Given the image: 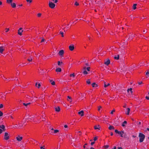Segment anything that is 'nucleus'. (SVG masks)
<instances>
[{
  "instance_id": "obj_1",
  "label": "nucleus",
  "mask_w": 149,
  "mask_h": 149,
  "mask_svg": "<svg viewBox=\"0 0 149 149\" xmlns=\"http://www.w3.org/2000/svg\"><path fill=\"white\" fill-rule=\"evenodd\" d=\"M139 141L140 142H142L145 138V136L143 134L140 133L139 134Z\"/></svg>"
},
{
  "instance_id": "obj_2",
  "label": "nucleus",
  "mask_w": 149,
  "mask_h": 149,
  "mask_svg": "<svg viewBox=\"0 0 149 149\" xmlns=\"http://www.w3.org/2000/svg\"><path fill=\"white\" fill-rule=\"evenodd\" d=\"M49 7L52 8H54L55 6V4L51 1L49 2Z\"/></svg>"
},
{
  "instance_id": "obj_3",
  "label": "nucleus",
  "mask_w": 149,
  "mask_h": 149,
  "mask_svg": "<svg viewBox=\"0 0 149 149\" xmlns=\"http://www.w3.org/2000/svg\"><path fill=\"white\" fill-rule=\"evenodd\" d=\"M9 138V135L7 132H5L4 134V139L6 140H8Z\"/></svg>"
},
{
  "instance_id": "obj_4",
  "label": "nucleus",
  "mask_w": 149,
  "mask_h": 149,
  "mask_svg": "<svg viewBox=\"0 0 149 149\" xmlns=\"http://www.w3.org/2000/svg\"><path fill=\"white\" fill-rule=\"evenodd\" d=\"M69 48L70 51H72L74 49V45L73 44L69 46Z\"/></svg>"
},
{
  "instance_id": "obj_5",
  "label": "nucleus",
  "mask_w": 149,
  "mask_h": 149,
  "mask_svg": "<svg viewBox=\"0 0 149 149\" xmlns=\"http://www.w3.org/2000/svg\"><path fill=\"white\" fill-rule=\"evenodd\" d=\"M64 54V52L63 50H60L59 51L58 54V55L59 56H63Z\"/></svg>"
},
{
  "instance_id": "obj_6",
  "label": "nucleus",
  "mask_w": 149,
  "mask_h": 149,
  "mask_svg": "<svg viewBox=\"0 0 149 149\" xmlns=\"http://www.w3.org/2000/svg\"><path fill=\"white\" fill-rule=\"evenodd\" d=\"M110 63V60L109 59H108L107 60H105L104 64L108 65Z\"/></svg>"
},
{
  "instance_id": "obj_7",
  "label": "nucleus",
  "mask_w": 149,
  "mask_h": 149,
  "mask_svg": "<svg viewBox=\"0 0 149 149\" xmlns=\"http://www.w3.org/2000/svg\"><path fill=\"white\" fill-rule=\"evenodd\" d=\"M22 137L20 136L19 135H18L16 137V139L18 141H21V140H22Z\"/></svg>"
},
{
  "instance_id": "obj_8",
  "label": "nucleus",
  "mask_w": 149,
  "mask_h": 149,
  "mask_svg": "<svg viewBox=\"0 0 149 149\" xmlns=\"http://www.w3.org/2000/svg\"><path fill=\"white\" fill-rule=\"evenodd\" d=\"M94 128L95 130L98 129V130H100V127L99 125H96L94 126Z\"/></svg>"
},
{
  "instance_id": "obj_9",
  "label": "nucleus",
  "mask_w": 149,
  "mask_h": 149,
  "mask_svg": "<svg viewBox=\"0 0 149 149\" xmlns=\"http://www.w3.org/2000/svg\"><path fill=\"white\" fill-rule=\"evenodd\" d=\"M4 47L3 46H1L0 47V53L2 54L3 52V51H4L5 49L4 48H3Z\"/></svg>"
},
{
  "instance_id": "obj_10",
  "label": "nucleus",
  "mask_w": 149,
  "mask_h": 149,
  "mask_svg": "<svg viewBox=\"0 0 149 149\" xmlns=\"http://www.w3.org/2000/svg\"><path fill=\"white\" fill-rule=\"evenodd\" d=\"M22 29V28H20L18 30V33L20 36H21L22 35V32H23V30H22L21 32L20 31Z\"/></svg>"
},
{
  "instance_id": "obj_11",
  "label": "nucleus",
  "mask_w": 149,
  "mask_h": 149,
  "mask_svg": "<svg viewBox=\"0 0 149 149\" xmlns=\"http://www.w3.org/2000/svg\"><path fill=\"white\" fill-rule=\"evenodd\" d=\"M60 108L59 107L55 108V111L57 112H59L60 111Z\"/></svg>"
},
{
  "instance_id": "obj_12",
  "label": "nucleus",
  "mask_w": 149,
  "mask_h": 149,
  "mask_svg": "<svg viewBox=\"0 0 149 149\" xmlns=\"http://www.w3.org/2000/svg\"><path fill=\"white\" fill-rule=\"evenodd\" d=\"M0 128L2 129L4 131L5 130V126L4 125H0Z\"/></svg>"
},
{
  "instance_id": "obj_13",
  "label": "nucleus",
  "mask_w": 149,
  "mask_h": 149,
  "mask_svg": "<svg viewBox=\"0 0 149 149\" xmlns=\"http://www.w3.org/2000/svg\"><path fill=\"white\" fill-rule=\"evenodd\" d=\"M84 112L83 111H81L80 112H78V114H81V116H84Z\"/></svg>"
},
{
  "instance_id": "obj_14",
  "label": "nucleus",
  "mask_w": 149,
  "mask_h": 149,
  "mask_svg": "<svg viewBox=\"0 0 149 149\" xmlns=\"http://www.w3.org/2000/svg\"><path fill=\"white\" fill-rule=\"evenodd\" d=\"M49 81L51 83V84L53 85H54L55 83L54 81H53L52 79L50 80Z\"/></svg>"
},
{
  "instance_id": "obj_15",
  "label": "nucleus",
  "mask_w": 149,
  "mask_h": 149,
  "mask_svg": "<svg viewBox=\"0 0 149 149\" xmlns=\"http://www.w3.org/2000/svg\"><path fill=\"white\" fill-rule=\"evenodd\" d=\"M11 5L13 8H15L16 7V4L14 3H11Z\"/></svg>"
},
{
  "instance_id": "obj_16",
  "label": "nucleus",
  "mask_w": 149,
  "mask_h": 149,
  "mask_svg": "<svg viewBox=\"0 0 149 149\" xmlns=\"http://www.w3.org/2000/svg\"><path fill=\"white\" fill-rule=\"evenodd\" d=\"M67 97H68V99H67L68 100V101H69L70 102H72L71 97H70L69 96H68Z\"/></svg>"
},
{
  "instance_id": "obj_17",
  "label": "nucleus",
  "mask_w": 149,
  "mask_h": 149,
  "mask_svg": "<svg viewBox=\"0 0 149 149\" xmlns=\"http://www.w3.org/2000/svg\"><path fill=\"white\" fill-rule=\"evenodd\" d=\"M109 130H111L112 129L114 130V127L113 126L110 125L109 127Z\"/></svg>"
},
{
  "instance_id": "obj_18",
  "label": "nucleus",
  "mask_w": 149,
  "mask_h": 149,
  "mask_svg": "<svg viewBox=\"0 0 149 149\" xmlns=\"http://www.w3.org/2000/svg\"><path fill=\"white\" fill-rule=\"evenodd\" d=\"M92 86L93 87H97V84H96L95 83H93L92 84Z\"/></svg>"
},
{
  "instance_id": "obj_19",
  "label": "nucleus",
  "mask_w": 149,
  "mask_h": 149,
  "mask_svg": "<svg viewBox=\"0 0 149 149\" xmlns=\"http://www.w3.org/2000/svg\"><path fill=\"white\" fill-rule=\"evenodd\" d=\"M27 60L29 62L31 61L32 60V57L30 56L29 58L27 59Z\"/></svg>"
},
{
  "instance_id": "obj_20",
  "label": "nucleus",
  "mask_w": 149,
  "mask_h": 149,
  "mask_svg": "<svg viewBox=\"0 0 149 149\" xmlns=\"http://www.w3.org/2000/svg\"><path fill=\"white\" fill-rule=\"evenodd\" d=\"M127 112L126 113V114L127 115H129L130 111V109L129 108H127Z\"/></svg>"
},
{
  "instance_id": "obj_21",
  "label": "nucleus",
  "mask_w": 149,
  "mask_h": 149,
  "mask_svg": "<svg viewBox=\"0 0 149 149\" xmlns=\"http://www.w3.org/2000/svg\"><path fill=\"white\" fill-rule=\"evenodd\" d=\"M148 30L147 29H144L143 31V33H146L147 32Z\"/></svg>"
},
{
  "instance_id": "obj_22",
  "label": "nucleus",
  "mask_w": 149,
  "mask_h": 149,
  "mask_svg": "<svg viewBox=\"0 0 149 149\" xmlns=\"http://www.w3.org/2000/svg\"><path fill=\"white\" fill-rule=\"evenodd\" d=\"M56 71L57 72H61V69L60 68H57L56 69Z\"/></svg>"
},
{
  "instance_id": "obj_23",
  "label": "nucleus",
  "mask_w": 149,
  "mask_h": 149,
  "mask_svg": "<svg viewBox=\"0 0 149 149\" xmlns=\"http://www.w3.org/2000/svg\"><path fill=\"white\" fill-rule=\"evenodd\" d=\"M137 5V4H134L132 7L133 9L134 10H135L136 8V6Z\"/></svg>"
},
{
  "instance_id": "obj_24",
  "label": "nucleus",
  "mask_w": 149,
  "mask_h": 149,
  "mask_svg": "<svg viewBox=\"0 0 149 149\" xmlns=\"http://www.w3.org/2000/svg\"><path fill=\"white\" fill-rule=\"evenodd\" d=\"M30 104H31V103H26V104L24 103L23 104L26 107H27Z\"/></svg>"
},
{
  "instance_id": "obj_25",
  "label": "nucleus",
  "mask_w": 149,
  "mask_h": 149,
  "mask_svg": "<svg viewBox=\"0 0 149 149\" xmlns=\"http://www.w3.org/2000/svg\"><path fill=\"white\" fill-rule=\"evenodd\" d=\"M127 123V122L126 121H124V122L122 124V126L123 127H125V125L124 124H126Z\"/></svg>"
},
{
  "instance_id": "obj_26",
  "label": "nucleus",
  "mask_w": 149,
  "mask_h": 149,
  "mask_svg": "<svg viewBox=\"0 0 149 149\" xmlns=\"http://www.w3.org/2000/svg\"><path fill=\"white\" fill-rule=\"evenodd\" d=\"M104 87L105 88H106L107 87V86H109L110 85V84L109 83H108L107 85L106 84V83L105 82H104Z\"/></svg>"
},
{
  "instance_id": "obj_27",
  "label": "nucleus",
  "mask_w": 149,
  "mask_h": 149,
  "mask_svg": "<svg viewBox=\"0 0 149 149\" xmlns=\"http://www.w3.org/2000/svg\"><path fill=\"white\" fill-rule=\"evenodd\" d=\"M12 1L13 0H7V2L8 3H11Z\"/></svg>"
},
{
  "instance_id": "obj_28",
  "label": "nucleus",
  "mask_w": 149,
  "mask_h": 149,
  "mask_svg": "<svg viewBox=\"0 0 149 149\" xmlns=\"http://www.w3.org/2000/svg\"><path fill=\"white\" fill-rule=\"evenodd\" d=\"M129 90H130V92L131 93H133V91H132V88H130L128 89L127 90V91L128 93L129 92Z\"/></svg>"
},
{
  "instance_id": "obj_29",
  "label": "nucleus",
  "mask_w": 149,
  "mask_h": 149,
  "mask_svg": "<svg viewBox=\"0 0 149 149\" xmlns=\"http://www.w3.org/2000/svg\"><path fill=\"white\" fill-rule=\"evenodd\" d=\"M98 107V111L99 112L100 110L102 108V107L101 106H100L98 107Z\"/></svg>"
},
{
  "instance_id": "obj_30",
  "label": "nucleus",
  "mask_w": 149,
  "mask_h": 149,
  "mask_svg": "<svg viewBox=\"0 0 149 149\" xmlns=\"http://www.w3.org/2000/svg\"><path fill=\"white\" fill-rule=\"evenodd\" d=\"M119 55H118L117 56H115L114 57V58L115 59L118 60L119 59Z\"/></svg>"
},
{
  "instance_id": "obj_31",
  "label": "nucleus",
  "mask_w": 149,
  "mask_h": 149,
  "mask_svg": "<svg viewBox=\"0 0 149 149\" xmlns=\"http://www.w3.org/2000/svg\"><path fill=\"white\" fill-rule=\"evenodd\" d=\"M41 15L42 14L40 13H38L37 15V17H40L41 16Z\"/></svg>"
},
{
  "instance_id": "obj_32",
  "label": "nucleus",
  "mask_w": 149,
  "mask_h": 149,
  "mask_svg": "<svg viewBox=\"0 0 149 149\" xmlns=\"http://www.w3.org/2000/svg\"><path fill=\"white\" fill-rule=\"evenodd\" d=\"M59 33L61 35V36L62 37H64L63 33V32H61V31H60L59 32Z\"/></svg>"
},
{
  "instance_id": "obj_33",
  "label": "nucleus",
  "mask_w": 149,
  "mask_h": 149,
  "mask_svg": "<svg viewBox=\"0 0 149 149\" xmlns=\"http://www.w3.org/2000/svg\"><path fill=\"white\" fill-rule=\"evenodd\" d=\"M58 132H59V130H54V133H58Z\"/></svg>"
},
{
  "instance_id": "obj_34",
  "label": "nucleus",
  "mask_w": 149,
  "mask_h": 149,
  "mask_svg": "<svg viewBox=\"0 0 149 149\" xmlns=\"http://www.w3.org/2000/svg\"><path fill=\"white\" fill-rule=\"evenodd\" d=\"M115 132L116 133L118 134H120V133L121 134V133L120 132L118 131L117 130H116L115 131Z\"/></svg>"
},
{
  "instance_id": "obj_35",
  "label": "nucleus",
  "mask_w": 149,
  "mask_h": 149,
  "mask_svg": "<svg viewBox=\"0 0 149 149\" xmlns=\"http://www.w3.org/2000/svg\"><path fill=\"white\" fill-rule=\"evenodd\" d=\"M86 83L88 84H90L91 83L89 79H88L86 81Z\"/></svg>"
},
{
  "instance_id": "obj_36",
  "label": "nucleus",
  "mask_w": 149,
  "mask_h": 149,
  "mask_svg": "<svg viewBox=\"0 0 149 149\" xmlns=\"http://www.w3.org/2000/svg\"><path fill=\"white\" fill-rule=\"evenodd\" d=\"M70 77H71L72 76L73 77H74L75 76V74H74V73H73L72 74H70Z\"/></svg>"
},
{
  "instance_id": "obj_37",
  "label": "nucleus",
  "mask_w": 149,
  "mask_h": 149,
  "mask_svg": "<svg viewBox=\"0 0 149 149\" xmlns=\"http://www.w3.org/2000/svg\"><path fill=\"white\" fill-rule=\"evenodd\" d=\"M97 139V136H95L93 140L94 141H96Z\"/></svg>"
},
{
  "instance_id": "obj_38",
  "label": "nucleus",
  "mask_w": 149,
  "mask_h": 149,
  "mask_svg": "<svg viewBox=\"0 0 149 149\" xmlns=\"http://www.w3.org/2000/svg\"><path fill=\"white\" fill-rule=\"evenodd\" d=\"M104 147L105 148H107L109 147V145H106L104 146Z\"/></svg>"
},
{
  "instance_id": "obj_39",
  "label": "nucleus",
  "mask_w": 149,
  "mask_h": 149,
  "mask_svg": "<svg viewBox=\"0 0 149 149\" xmlns=\"http://www.w3.org/2000/svg\"><path fill=\"white\" fill-rule=\"evenodd\" d=\"M115 111V110L114 109L113 110L111 111V114H113V112H114Z\"/></svg>"
},
{
  "instance_id": "obj_40",
  "label": "nucleus",
  "mask_w": 149,
  "mask_h": 149,
  "mask_svg": "<svg viewBox=\"0 0 149 149\" xmlns=\"http://www.w3.org/2000/svg\"><path fill=\"white\" fill-rule=\"evenodd\" d=\"M74 5L76 6H78L79 5V3H78L77 2H76L74 3Z\"/></svg>"
},
{
  "instance_id": "obj_41",
  "label": "nucleus",
  "mask_w": 149,
  "mask_h": 149,
  "mask_svg": "<svg viewBox=\"0 0 149 149\" xmlns=\"http://www.w3.org/2000/svg\"><path fill=\"white\" fill-rule=\"evenodd\" d=\"M83 73L84 74H87L88 72L86 70H84L83 72Z\"/></svg>"
},
{
  "instance_id": "obj_42",
  "label": "nucleus",
  "mask_w": 149,
  "mask_h": 149,
  "mask_svg": "<svg viewBox=\"0 0 149 149\" xmlns=\"http://www.w3.org/2000/svg\"><path fill=\"white\" fill-rule=\"evenodd\" d=\"M119 134L120 135V136L121 137H125V136H124V135H123V134L122 133H121V134Z\"/></svg>"
},
{
  "instance_id": "obj_43",
  "label": "nucleus",
  "mask_w": 149,
  "mask_h": 149,
  "mask_svg": "<svg viewBox=\"0 0 149 149\" xmlns=\"http://www.w3.org/2000/svg\"><path fill=\"white\" fill-rule=\"evenodd\" d=\"M3 114V113L1 111H0V116H2Z\"/></svg>"
},
{
  "instance_id": "obj_44",
  "label": "nucleus",
  "mask_w": 149,
  "mask_h": 149,
  "mask_svg": "<svg viewBox=\"0 0 149 149\" xmlns=\"http://www.w3.org/2000/svg\"><path fill=\"white\" fill-rule=\"evenodd\" d=\"M142 82L141 81H139L138 82V84L139 85H141V84H142Z\"/></svg>"
},
{
  "instance_id": "obj_45",
  "label": "nucleus",
  "mask_w": 149,
  "mask_h": 149,
  "mask_svg": "<svg viewBox=\"0 0 149 149\" xmlns=\"http://www.w3.org/2000/svg\"><path fill=\"white\" fill-rule=\"evenodd\" d=\"M90 68V67H88L86 69L88 71H89Z\"/></svg>"
},
{
  "instance_id": "obj_46",
  "label": "nucleus",
  "mask_w": 149,
  "mask_h": 149,
  "mask_svg": "<svg viewBox=\"0 0 149 149\" xmlns=\"http://www.w3.org/2000/svg\"><path fill=\"white\" fill-rule=\"evenodd\" d=\"M55 3H56L58 2V0H52Z\"/></svg>"
},
{
  "instance_id": "obj_47",
  "label": "nucleus",
  "mask_w": 149,
  "mask_h": 149,
  "mask_svg": "<svg viewBox=\"0 0 149 149\" xmlns=\"http://www.w3.org/2000/svg\"><path fill=\"white\" fill-rule=\"evenodd\" d=\"M26 1L28 2H29L30 3L32 2V0H26Z\"/></svg>"
},
{
  "instance_id": "obj_48",
  "label": "nucleus",
  "mask_w": 149,
  "mask_h": 149,
  "mask_svg": "<svg viewBox=\"0 0 149 149\" xmlns=\"http://www.w3.org/2000/svg\"><path fill=\"white\" fill-rule=\"evenodd\" d=\"M146 74L149 76V71H148L146 73Z\"/></svg>"
},
{
  "instance_id": "obj_49",
  "label": "nucleus",
  "mask_w": 149,
  "mask_h": 149,
  "mask_svg": "<svg viewBox=\"0 0 149 149\" xmlns=\"http://www.w3.org/2000/svg\"><path fill=\"white\" fill-rule=\"evenodd\" d=\"M3 107V105L2 104H1L0 105V108H1Z\"/></svg>"
},
{
  "instance_id": "obj_50",
  "label": "nucleus",
  "mask_w": 149,
  "mask_h": 149,
  "mask_svg": "<svg viewBox=\"0 0 149 149\" xmlns=\"http://www.w3.org/2000/svg\"><path fill=\"white\" fill-rule=\"evenodd\" d=\"M58 65H61V62L60 61H58Z\"/></svg>"
},
{
  "instance_id": "obj_51",
  "label": "nucleus",
  "mask_w": 149,
  "mask_h": 149,
  "mask_svg": "<svg viewBox=\"0 0 149 149\" xmlns=\"http://www.w3.org/2000/svg\"><path fill=\"white\" fill-rule=\"evenodd\" d=\"M43 147H45V146H41L40 147V148L41 149H45V148H44Z\"/></svg>"
},
{
  "instance_id": "obj_52",
  "label": "nucleus",
  "mask_w": 149,
  "mask_h": 149,
  "mask_svg": "<svg viewBox=\"0 0 149 149\" xmlns=\"http://www.w3.org/2000/svg\"><path fill=\"white\" fill-rule=\"evenodd\" d=\"M6 32H8V31L9 30V29L8 28V29L6 28Z\"/></svg>"
},
{
  "instance_id": "obj_53",
  "label": "nucleus",
  "mask_w": 149,
  "mask_h": 149,
  "mask_svg": "<svg viewBox=\"0 0 149 149\" xmlns=\"http://www.w3.org/2000/svg\"><path fill=\"white\" fill-rule=\"evenodd\" d=\"M95 141L92 142L91 143V145L92 146L93 144H94L95 143Z\"/></svg>"
},
{
  "instance_id": "obj_54",
  "label": "nucleus",
  "mask_w": 149,
  "mask_h": 149,
  "mask_svg": "<svg viewBox=\"0 0 149 149\" xmlns=\"http://www.w3.org/2000/svg\"><path fill=\"white\" fill-rule=\"evenodd\" d=\"M120 132V133H121V134L120 133V134H121V133H122L123 134H124V131H121V132Z\"/></svg>"
},
{
  "instance_id": "obj_55",
  "label": "nucleus",
  "mask_w": 149,
  "mask_h": 149,
  "mask_svg": "<svg viewBox=\"0 0 149 149\" xmlns=\"http://www.w3.org/2000/svg\"><path fill=\"white\" fill-rule=\"evenodd\" d=\"M24 64V63H20L19 64V66H22V65H23V66H24L23 65Z\"/></svg>"
},
{
  "instance_id": "obj_56",
  "label": "nucleus",
  "mask_w": 149,
  "mask_h": 149,
  "mask_svg": "<svg viewBox=\"0 0 149 149\" xmlns=\"http://www.w3.org/2000/svg\"><path fill=\"white\" fill-rule=\"evenodd\" d=\"M146 98L148 100H149V96L148 97L147 96H146Z\"/></svg>"
},
{
  "instance_id": "obj_57",
  "label": "nucleus",
  "mask_w": 149,
  "mask_h": 149,
  "mask_svg": "<svg viewBox=\"0 0 149 149\" xmlns=\"http://www.w3.org/2000/svg\"><path fill=\"white\" fill-rule=\"evenodd\" d=\"M40 84L39 83L38 84V88H40Z\"/></svg>"
},
{
  "instance_id": "obj_58",
  "label": "nucleus",
  "mask_w": 149,
  "mask_h": 149,
  "mask_svg": "<svg viewBox=\"0 0 149 149\" xmlns=\"http://www.w3.org/2000/svg\"><path fill=\"white\" fill-rule=\"evenodd\" d=\"M91 26L92 28H93V27L95 26L93 25V23H92V24L91 25Z\"/></svg>"
},
{
  "instance_id": "obj_59",
  "label": "nucleus",
  "mask_w": 149,
  "mask_h": 149,
  "mask_svg": "<svg viewBox=\"0 0 149 149\" xmlns=\"http://www.w3.org/2000/svg\"><path fill=\"white\" fill-rule=\"evenodd\" d=\"M2 130L1 129H0V134L2 133Z\"/></svg>"
},
{
  "instance_id": "obj_60",
  "label": "nucleus",
  "mask_w": 149,
  "mask_h": 149,
  "mask_svg": "<svg viewBox=\"0 0 149 149\" xmlns=\"http://www.w3.org/2000/svg\"><path fill=\"white\" fill-rule=\"evenodd\" d=\"M64 127L65 128H66L68 127V126L66 125H64Z\"/></svg>"
},
{
  "instance_id": "obj_61",
  "label": "nucleus",
  "mask_w": 149,
  "mask_h": 149,
  "mask_svg": "<svg viewBox=\"0 0 149 149\" xmlns=\"http://www.w3.org/2000/svg\"><path fill=\"white\" fill-rule=\"evenodd\" d=\"M45 40L43 39H42V40H41V42H43Z\"/></svg>"
},
{
  "instance_id": "obj_62",
  "label": "nucleus",
  "mask_w": 149,
  "mask_h": 149,
  "mask_svg": "<svg viewBox=\"0 0 149 149\" xmlns=\"http://www.w3.org/2000/svg\"><path fill=\"white\" fill-rule=\"evenodd\" d=\"M85 65H86L87 66H88V65H89L87 63H85Z\"/></svg>"
},
{
  "instance_id": "obj_63",
  "label": "nucleus",
  "mask_w": 149,
  "mask_h": 149,
  "mask_svg": "<svg viewBox=\"0 0 149 149\" xmlns=\"http://www.w3.org/2000/svg\"><path fill=\"white\" fill-rule=\"evenodd\" d=\"M147 27L149 28V24H148L146 25Z\"/></svg>"
},
{
  "instance_id": "obj_64",
  "label": "nucleus",
  "mask_w": 149,
  "mask_h": 149,
  "mask_svg": "<svg viewBox=\"0 0 149 149\" xmlns=\"http://www.w3.org/2000/svg\"><path fill=\"white\" fill-rule=\"evenodd\" d=\"M118 149H123L121 147H118Z\"/></svg>"
}]
</instances>
